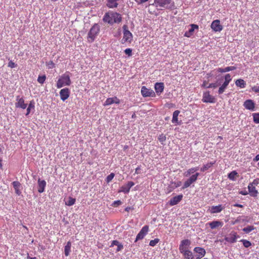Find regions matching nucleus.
<instances>
[{"mask_svg":"<svg viewBox=\"0 0 259 259\" xmlns=\"http://www.w3.org/2000/svg\"><path fill=\"white\" fill-rule=\"evenodd\" d=\"M218 78L217 79V82L215 83H211L208 86L206 87V88H216L219 85H221V81L224 78L225 81L220 86L218 90V94L219 95L222 94L227 89L228 85L232 80V78L230 74H226L224 77L222 76H218Z\"/></svg>","mask_w":259,"mask_h":259,"instance_id":"nucleus-1","label":"nucleus"},{"mask_svg":"<svg viewBox=\"0 0 259 259\" xmlns=\"http://www.w3.org/2000/svg\"><path fill=\"white\" fill-rule=\"evenodd\" d=\"M103 21L110 25H113L114 23L118 24L121 22L122 17L118 13L109 11L105 14Z\"/></svg>","mask_w":259,"mask_h":259,"instance_id":"nucleus-2","label":"nucleus"},{"mask_svg":"<svg viewBox=\"0 0 259 259\" xmlns=\"http://www.w3.org/2000/svg\"><path fill=\"white\" fill-rule=\"evenodd\" d=\"M71 83L70 76L68 73L66 72L62 75H61L56 84V86L58 89H60L64 86L70 85Z\"/></svg>","mask_w":259,"mask_h":259,"instance_id":"nucleus-3","label":"nucleus"},{"mask_svg":"<svg viewBox=\"0 0 259 259\" xmlns=\"http://www.w3.org/2000/svg\"><path fill=\"white\" fill-rule=\"evenodd\" d=\"M100 31V26L98 24L95 23L91 28L88 34V40L89 42H93L98 35Z\"/></svg>","mask_w":259,"mask_h":259,"instance_id":"nucleus-4","label":"nucleus"},{"mask_svg":"<svg viewBox=\"0 0 259 259\" xmlns=\"http://www.w3.org/2000/svg\"><path fill=\"white\" fill-rule=\"evenodd\" d=\"M151 5L156 8L169 9L174 6V3H172L171 0H154V3Z\"/></svg>","mask_w":259,"mask_h":259,"instance_id":"nucleus-5","label":"nucleus"},{"mask_svg":"<svg viewBox=\"0 0 259 259\" xmlns=\"http://www.w3.org/2000/svg\"><path fill=\"white\" fill-rule=\"evenodd\" d=\"M123 36L121 40L122 44L125 42L131 43L133 40V35L132 33L128 30V27L126 25H124L122 27Z\"/></svg>","mask_w":259,"mask_h":259,"instance_id":"nucleus-6","label":"nucleus"},{"mask_svg":"<svg viewBox=\"0 0 259 259\" xmlns=\"http://www.w3.org/2000/svg\"><path fill=\"white\" fill-rule=\"evenodd\" d=\"M199 176V173L196 172L195 174L192 175L189 179H188L184 183V185L182 187L183 189H186L190 185L194 183L196 181L198 176Z\"/></svg>","mask_w":259,"mask_h":259,"instance_id":"nucleus-7","label":"nucleus"},{"mask_svg":"<svg viewBox=\"0 0 259 259\" xmlns=\"http://www.w3.org/2000/svg\"><path fill=\"white\" fill-rule=\"evenodd\" d=\"M141 94L144 97H155V93L151 89H148L145 86H143L141 88Z\"/></svg>","mask_w":259,"mask_h":259,"instance_id":"nucleus-8","label":"nucleus"},{"mask_svg":"<svg viewBox=\"0 0 259 259\" xmlns=\"http://www.w3.org/2000/svg\"><path fill=\"white\" fill-rule=\"evenodd\" d=\"M202 101L204 103H214L215 102L216 99L213 96L210 95L208 91H207L203 94Z\"/></svg>","mask_w":259,"mask_h":259,"instance_id":"nucleus-9","label":"nucleus"},{"mask_svg":"<svg viewBox=\"0 0 259 259\" xmlns=\"http://www.w3.org/2000/svg\"><path fill=\"white\" fill-rule=\"evenodd\" d=\"M149 231V227L148 226L145 225L144 226L142 229L140 230L139 233L136 236L135 241H137L139 240L142 239L146 236V235L148 233Z\"/></svg>","mask_w":259,"mask_h":259,"instance_id":"nucleus-10","label":"nucleus"},{"mask_svg":"<svg viewBox=\"0 0 259 259\" xmlns=\"http://www.w3.org/2000/svg\"><path fill=\"white\" fill-rule=\"evenodd\" d=\"M239 237V236L237 234V233L232 232L225 237V240L229 243H235L236 242L237 239Z\"/></svg>","mask_w":259,"mask_h":259,"instance_id":"nucleus-11","label":"nucleus"},{"mask_svg":"<svg viewBox=\"0 0 259 259\" xmlns=\"http://www.w3.org/2000/svg\"><path fill=\"white\" fill-rule=\"evenodd\" d=\"M210 27L215 32H220L223 28V26L220 24V21L219 20L213 21L211 24Z\"/></svg>","mask_w":259,"mask_h":259,"instance_id":"nucleus-12","label":"nucleus"},{"mask_svg":"<svg viewBox=\"0 0 259 259\" xmlns=\"http://www.w3.org/2000/svg\"><path fill=\"white\" fill-rule=\"evenodd\" d=\"M17 102L15 103L16 107L25 109L27 106V104L25 103L23 98H20L19 96L16 97Z\"/></svg>","mask_w":259,"mask_h":259,"instance_id":"nucleus-13","label":"nucleus"},{"mask_svg":"<svg viewBox=\"0 0 259 259\" xmlns=\"http://www.w3.org/2000/svg\"><path fill=\"white\" fill-rule=\"evenodd\" d=\"M135 185V183L133 182L130 181L128 182L125 185L122 186L119 192H123L125 194H127L130 192L131 188Z\"/></svg>","mask_w":259,"mask_h":259,"instance_id":"nucleus-14","label":"nucleus"},{"mask_svg":"<svg viewBox=\"0 0 259 259\" xmlns=\"http://www.w3.org/2000/svg\"><path fill=\"white\" fill-rule=\"evenodd\" d=\"M70 95V90L68 88H64L60 91V96L61 99L64 101L67 99Z\"/></svg>","mask_w":259,"mask_h":259,"instance_id":"nucleus-15","label":"nucleus"},{"mask_svg":"<svg viewBox=\"0 0 259 259\" xmlns=\"http://www.w3.org/2000/svg\"><path fill=\"white\" fill-rule=\"evenodd\" d=\"M120 103V100L116 97L112 98H108L106 99L105 102L104 103V106H109L112 104H119Z\"/></svg>","mask_w":259,"mask_h":259,"instance_id":"nucleus-16","label":"nucleus"},{"mask_svg":"<svg viewBox=\"0 0 259 259\" xmlns=\"http://www.w3.org/2000/svg\"><path fill=\"white\" fill-rule=\"evenodd\" d=\"M183 197V195L182 194H180L178 196L173 197L168 201L169 205L170 206H174V205L177 204L179 202H180L182 200Z\"/></svg>","mask_w":259,"mask_h":259,"instance_id":"nucleus-17","label":"nucleus"},{"mask_svg":"<svg viewBox=\"0 0 259 259\" xmlns=\"http://www.w3.org/2000/svg\"><path fill=\"white\" fill-rule=\"evenodd\" d=\"M244 107L248 110L251 111L254 110L255 104L254 102L250 99L246 100L243 104Z\"/></svg>","mask_w":259,"mask_h":259,"instance_id":"nucleus-18","label":"nucleus"},{"mask_svg":"<svg viewBox=\"0 0 259 259\" xmlns=\"http://www.w3.org/2000/svg\"><path fill=\"white\" fill-rule=\"evenodd\" d=\"M207 224L209 226L211 229H214L222 227L223 226L224 223L220 221H213L212 222L208 223Z\"/></svg>","mask_w":259,"mask_h":259,"instance_id":"nucleus-19","label":"nucleus"},{"mask_svg":"<svg viewBox=\"0 0 259 259\" xmlns=\"http://www.w3.org/2000/svg\"><path fill=\"white\" fill-rule=\"evenodd\" d=\"M164 83L163 82H156L154 85L155 92L157 95H160L164 90Z\"/></svg>","mask_w":259,"mask_h":259,"instance_id":"nucleus-20","label":"nucleus"},{"mask_svg":"<svg viewBox=\"0 0 259 259\" xmlns=\"http://www.w3.org/2000/svg\"><path fill=\"white\" fill-rule=\"evenodd\" d=\"M198 29V26L196 24H191L190 28L189 30L185 32V36L190 37L192 34L195 29Z\"/></svg>","mask_w":259,"mask_h":259,"instance_id":"nucleus-21","label":"nucleus"},{"mask_svg":"<svg viewBox=\"0 0 259 259\" xmlns=\"http://www.w3.org/2000/svg\"><path fill=\"white\" fill-rule=\"evenodd\" d=\"M46 186V182L45 180H38V192L41 193L44 192Z\"/></svg>","mask_w":259,"mask_h":259,"instance_id":"nucleus-22","label":"nucleus"},{"mask_svg":"<svg viewBox=\"0 0 259 259\" xmlns=\"http://www.w3.org/2000/svg\"><path fill=\"white\" fill-rule=\"evenodd\" d=\"M224 207L222 205L212 206L210 209V212L211 213H219L222 211Z\"/></svg>","mask_w":259,"mask_h":259,"instance_id":"nucleus-23","label":"nucleus"},{"mask_svg":"<svg viewBox=\"0 0 259 259\" xmlns=\"http://www.w3.org/2000/svg\"><path fill=\"white\" fill-rule=\"evenodd\" d=\"M119 0H107V6L109 8L113 9L118 7V1Z\"/></svg>","mask_w":259,"mask_h":259,"instance_id":"nucleus-24","label":"nucleus"},{"mask_svg":"<svg viewBox=\"0 0 259 259\" xmlns=\"http://www.w3.org/2000/svg\"><path fill=\"white\" fill-rule=\"evenodd\" d=\"M248 189L250 193V195L253 197L257 196L258 194L257 191L256 190L255 187L252 186V184H249L248 186Z\"/></svg>","mask_w":259,"mask_h":259,"instance_id":"nucleus-25","label":"nucleus"},{"mask_svg":"<svg viewBox=\"0 0 259 259\" xmlns=\"http://www.w3.org/2000/svg\"><path fill=\"white\" fill-rule=\"evenodd\" d=\"M180 113V111L179 110H176L173 112L172 114V118L171 120V122L173 123L177 124H180L181 122H179L178 121V116Z\"/></svg>","mask_w":259,"mask_h":259,"instance_id":"nucleus-26","label":"nucleus"},{"mask_svg":"<svg viewBox=\"0 0 259 259\" xmlns=\"http://www.w3.org/2000/svg\"><path fill=\"white\" fill-rule=\"evenodd\" d=\"M114 245H116L117 246V249L116 250V252L120 251L123 248V245L117 240L112 241L110 245V247H112Z\"/></svg>","mask_w":259,"mask_h":259,"instance_id":"nucleus-27","label":"nucleus"},{"mask_svg":"<svg viewBox=\"0 0 259 259\" xmlns=\"http://www.w3.org/2000/svg\"><path fill=\"white\" fill-rule=\"evenodd\" d=\"M236 69V67L235 66H228L225 67V68H218L217 69V71L219 72L224 73L226 72H229L230 71L234 70Z\"/></svg>","mask_w":259,"mask_h":259,"instance_id":"nucleus-28","label":"nucleus"},{"mask_svg":"<svg viewBox=\"0 0 259 259\" xmlns=\"http://www.w3.org/2000/svg\"><path fill=\"white\" fill-rule=\"evenodd\" d=\"M191 244V241L188 239H185L181 241L179 246V250L183 249V247H189Z\"/></svg>","mask_w":259,"mask_h":259,"instance_id":"nucleus-29","label":"nucleus"},{"mask_svg":"<svg viewBox=\"0 0 259 259\" xmlns=\"http://www.w3.org/2000/svg\"><path fill=\"white\" fill-rule=\"evenodd\" d=\"M199 169L198 167H192L189 168L184 173V176L186 177L190 176Z\"/></svg>","mask_w":259,"mask_h":259,"instance_id":"nucleus-30","label":"nucleus"},{"mask_svg":"<svg viewBox=\"0 0 259 259\" xmlns=\"http://www.w3.org/2000/svg\"><path fill=\"white\" fill-rule=\"evenodd\" d=\"M12 185L15 190L16 193L19 195L21 194V191L20 190L21 184L18 181H14L12 183Z\"/></svg>","mask_w":259,"mask_h":259,"instance_id":"nucleus-31","label":"nucleus"},{"mask_svg":"<svg viewBox=\"0 0 259 259\" xmlns=\"http://www.w3.org/2000/svg\"><path fill=\"white\" fill-rule=\"evenodd\" d=\"M194 251L199 254L201 257L204 256L206 253L205 249L200 247H196L194 249Z\"/></svg>","mask_w":259,"mask_h":259,"instance_id":"nucleus-32","label":"nucleus"},{"mask_svg":"<svg viewBox=\"0 0 259 259\" xmlns=\"http://www.w3.org/2000/svg\"><path fill=\"white\" fill-rule=\"evenodd\" d=\"M71 243L70 241L67 242L66 245L64 247V253L65 256H67L69 255V253L71 251Z\"/></svg>","mask_w":259,"mask_h":259,"instance_id":"nucleus-33","label":"nucleus"},{"mask_svg":"<svg viewBox=\"0 0 259 259\" xmlns=\"http://www.w3.org/2000/svg\"><path fill=\"white\" fill-rule=\"evenodd\" d=\"M235 84L236 86L240 87L241 89H243L246 86V83L243 79H238L235 81Z\"/></svg>","mask_w":259,"mask_h":259,"instance_id":"nucleus-34","label":"nucleus"},{"mask_svg":"<svg viewBox=\"0 0 259 259\" xmlns=\"http://www.w3.org/2000/svg\"><path fill=\"white\" fill-rule=\"evenodd\" d=\"M215 163V161L210 162L206 164H204L200 169L201 171H205L210 167H211Z\"/></svg>","mask_w":259,"mask_h":259,"instance_id":"nucleus-35","label":"nucleus"},{"mask_svg":"<svg viewBox=\"0 0 259 259\" xmlns=\"http://www.w3.org/2000/svg\"><path fill=\"white\" fill-rule=\"evenodd\" d=\"M236 176L238 177V174L235 170H234L228 174V178L232 181H235Z\"/></svg>","mask_w":259,"mask_h":259,"instance_id":"nucleus-36","label":"nucleus"},{"mask_svg":"<svg viewBox=\"0 0 259 259\" xmlns=\"http://www.w3.org/2000/svg\"><path fill=\"white\" fill-rule=\"evenodd\" d=\"M34 102L33 101H30L28 105V106L27 108V112L26 113V116H28L30 113L31 109H34Z\"/></svg>","mask_w":259,"mask_h":259,"instance_id":"nucleus-37","label":"nucleus"},{"mask_svg":"<svg viewBox=\"0 0 259 259\" xmlns=\"http://www.w3.org/2000/svg\"><path fill=\"white\" fill-rule=\"evenodd\" d=\"M255 228L253 226H247V227L244 228L242 230L245 233H249L252 231L254 230Z\"/></svg>","mask_w":259,"mask_h":259,"instance_id":"nucleus-38","label":"nucleus"},{"mask_svg":"<svg viewBox=\"0 0 259 259\" xmlns=\"http://www.w3.org/2000/svg\"><path fill=\"white\" fill-rule=\"evenodd\" d=\"M185 259H193V255L190 250L186 251L185 253L183 254Z\"/></svg>","mask_w":259,"mask_h":259,"instance_id":"nucleus-39","label":"nucleus"},{"mask_svg":"<svg viewBox=\"0 0 259 259\" xmlns=\"http://www.w3.org/2000/svg\"><path fill=\"white\" fill-rule=\"evenodd\" d=\"M75 202V199L69 197L68 198V200L65 202L66 205L68 206H72L73 205Z\"/></svg>","mask_w":259,"mask_h":259,"instance_id":"nucleus-40","label":"nucleus"},{"mask_svg":"<svg viewBox=\"0 0 259 259\" xmlns=\"http://www.w3.org/2000/svg\"><path fill=\"white\" fill-rule=\"evenodd\" d=\"M240 242H242L243 246L246 248H248L251 245V243L245 239H241Z\"/></svg>","mask_w":259,"mask_h":259,"instance_id":"nucleus-41","label":"nucleus"},{"mask_svg":"<svg viewBox=\"0 0 259 259\" xmlns=\"http://www.w3.org/2000/svg\"><path fill=\"white\" fill-rule=\"evenodd\" d=\"M253 121L255 123H259V113L252 114Z\"/></svg>","mask_w":259,"mask_h":259,"instance_id":"nucleus-42","label":"nucleus"},{"mask_svg":"<svg viewBox=\"0 0 259 259\" xmlns=\"http://www.w3.org/2000/svg\"><path fill=\"white\" fill-rule=\"evenodd\" d=\"M158 140L162 145H164V142L166 140V136L162 134L160 135L158 137Z\"/></svg>","mask_w":259,"mask_h":259,"instance_id":"nucleus-43","label":"nucleus"},{"mask_svg":"<svg viewBox=\"0 0 259 259\" xmlns=\"http://www.w3.org/2000/svg\"><path fill=\"white\" fill-rule=\"evenodd\" d=\"M46 79V76L45 75L42 76L39 75L37 78V81L40 84H43L45 82Z\"/></svg>","mask_w":259,"mask_h":259,"instance_id":"nucleus-44","label":"nucleus"},{"mask_svg":"<svg viewBox=\"0 0 259 259\" xmlns=\"http://www.w3.org/2000/svg\"><path fill=\"white\" fill-rule=\"evenodd\" d=\"M114 173H111L110 175H109L106 178V182L107 183H109V182H110L112 179H113V178L114 177Z\"/></svg>","mask_w":259,"mask_h":259,"instance_id":"nucleus-45","label":"nucleus"},{"mask_svg":"<svg viewBox=\"0 0 259 259\" xmlns=\"http://www.w3.org/2000/svg\"><path fill=\"white\" fill-rule=\"evenodd\" d=\"M159 241V239L155 238L154 240H152L150 241L149 245L151 246H155L157 243Z\"/></svg>","mask_w":259,"mask_h":259,"instance_id":"nucleus-46","label":"nucleus"},{"mask_svg":"<svg viewBox=\"0 0 259 259\" xmlns=\"http://www.w3.org/2000/svg\"><path fill=\"white\" fill-rule=\"evenodd\" d=\"M17 66V64H16L14 62H13L12 61H10L8 63V67L13 68Z\"/></svg>","mask_w":259,"mask_h":259,"instance_id":"nucleus-47","label":"nucleus"},{"mask_svg":"<svg viewBox=\"0 0 259 259\" xmlns=\"http://www.w3.org/2000/svg\"><path fill=\"white\" fill-rule=\"evenodd\" d=\"M132 49H131L130 48L126 49L124 50V53H125L126 55H128V56H132Z\"/></svg>","mask_w":259,"mask_h":259,"instance_id":"nucleus-48","label":"nucleus"},{"mask_svg":"<svg viewBox=\"0 0 259 259\" xmlns=\"http://www.w3.org/2000/svg\"><path fill=\"white\" fill-rule=\"evenodd\" d=\"M259 184V179H254L253 182L249 184H252V186H257Z\"/></svg>","mask_w":259,"mask_h":259,"instance_id":"nucleus-49","label":"nucleus"},{"mask_svg":"<svg viewBox=\"0 0 259 259\" xmlns=\"http://www.w3.org/2000/svg\"><path fill=\"white\" fill-rule=\"evenodd\" d=\"M121 204V202L120 200H117L113 202V205L114 206H117Z\"/></svg>","mask_w":259,"mask_h":259,"instance_id":"nucleus-50","label":"nucleus"},{"mask_svg":"<svg viewBox=\"0 0 259 259\" xmlns=\"http://www.w3.org/2000/svg\"><path fill=\"white\" fill-rule=\"evenodd\" d=\"M48 66L49 68H53L55 67V64L52 61H50L48 63Z\"/></svg>","mask_w":259,"mask_h":259,"instance_id":"nucleus-51","label":"nucleus"},{"mask_svg":"<svg viewBox=\"0 0 259 259\" xmlns=\"http://www.w3.org/2000/svg\"><path fill=\"white\" fill-rule=\"evenodd\" d=\"M252 90L255 93H259V86H254L252 88Z\"/></svg>","mask_w":259,"mask_h":259,"instance_id":"nucleus-52","label":"nucleus"},{"mask_svg":"<svg viewBox=\"0 0 259 259\" xmlns=\"http://www.w3.org/2000/svg\"><path fill=\"white\" fill-rule=\"evenodd\" d=\"M188 248L189 247H183V249L182 250H179L180 252L182 254H184V253H185L186 251H188L189 249H188Z\"/></svg>","mask_w":259,"mask_h":259,"instance_id":"nucleus-53","label":"nucleus"},{"mask_svg":"<svg viewBox=\"0 0 259 259\" xmlns=\"http://www.w3.org/2000/svg\"><path fill=\"white\" fill-rule=\"evenodd\" d=\"M141 167L140 166H138L135 169V174H141Z\"/></svg>","mask_w":259,"mask_h":259,"instance_id":"nucleus-54","label":"nucleus"},{"mask_svg":"<svg viewBox=\"0 0 259 259\" xmlns=\"http://www.w3.org/2000/svg\"><path fill=\"white\" fill-rule=\"evenodd\" d=\"M181 182L179 181V182H178L177 183H175L174 184H175V187L176 188H177V187H180L181 185Z\"/></svg>","mask_w":259,"mask_h":259,"instance_id":"nucleus-55","label":"nucleus"},{"mask_svg":"<svg viewBox=\"0 0 259 259\" xmlns=\"http://www.w3.org/2000/svg\"><path fill=\"white\" fill-rule=\"evenodd\" d=\"M253 160L254 161H258L259 160V154L256 155V156L253 158Z\"/></svg>","mask_w":259,"mask_h":259,"instance_id":"nucleus-56","label":"nucleus"},{"mask_svg":"<svg viewBox=\"0 0 259 259\" xmlns=\"http://www.w3.org/2000/svg\"><path fill=\"white\" fill-rule=\"evenodd\" d=\"M235 206L239 207H242L243 205L240 204H235L234 205Z\"/></svg>","mask_w":259,"mask_h":259,"instance_id":"nucleus-57","label":"nucleus"},{"mask_svg":"<svg viewBox=\"0 0 259 259\" xmlns=\"http://www.w3.org/2000/svg\"><path fill=\"white\" fill-rule=\"evenodd\" d=\"M148 1V0H139V3L143 4L144 3L147 2Z\"/></svg>","mask_w":259,"mask_h":259,"instance_id":"nucleus-58","label":"nucleus"},{"mask_svg":"<svg viewBox=\"0 0 259 259\" xmlns=\"http://www.w3.org/2000/svg\"><path fill=\"white\" fill-rule=\"evenodd\" d=\"M130 209H131V207H127L125 208V210L126 211H128Z\"/></svg>","mask_w":259,"mask_h":259,"instance_id":"nucleus-59","label":"nucleus"},{"mask_svg":"<svg viewBox=\"0 0 259 259\" xmlns=\"http://www.w3.org/2000/svg\"><path fill=\"white\" fill-rule=\"evenodd\" d=\"M27 259H37V258L35 257H30L29 256H28Z\"/></svg>","mask_w":259,"mask_h":259,"instance_id":"nucleus-60","label":"nucleus"},{"mask_svg":"<svg viewBox=\"0 0 259 259\" xmlns=\"http://www.w3.org/2000/svg\"><path fill=\"white\" fill-rule=\"evenodd\" d=\"M240 193L242 194V195H246L247 194V193L246 192H242V191Z\"/></svg>","mask_w":259,"mask_h":259,"instance_id":"nucleus-61","label":"nucleus"},{"mask_svg":"<svg viewBox=\"0 0 259 259\" xmlns=\"http://www.w3.org/2000/svg\"><path fill=\"white\" fill-rule=\"evenodd\" d=\"M202 86H203V87H206V82H205V81H204V82H203V84H202Z\"/></svg>","mask_w":259,"mask_h":259,"instance_id":"nucleus-62","label":"nucleus"},{"mask_svg":"<svg viewBox=\"0 0 259 259\" xmlns=\"http://www.w3.org/2000/svg\"><path fill=\"white\" fill-rule=\"evenodd\" d=\"M135 1L138 3V4H139V5L142 4V3H139V0H135Z\"/></svg>","mask_w":259,"mask_h":259,"instance_id":"nucleus-63","label":"nucleus"},{"mask_svg":"<svg viewBox=\"0 0 259 259\" xmlns=\"http://www.w3.org/2000/svg\"><path fill=\"white\" fill-rule=\"evenodd\" d=\"M1 162H2V160L0 159V167H1L2 166Z\"/></svg>","mask_w":259,"mask_h":259,"instance_id":"nucleus-64","label":"nucleus"}]
</instances>
